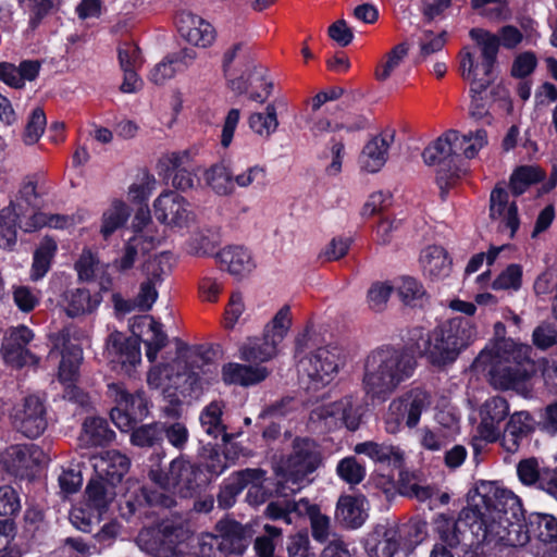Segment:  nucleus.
Wrapping results in <instances>:
<instances>
[{
  "label": "nucleus",
  "mask_w": 557,
  "mask_h": 557,
  "mask_svg": "<svg viewBox=\"0 0 557 557\" xmlns=\"http://www.w3.org/2000/svg\"><path fill=\"white\" fill-rule=\"evenodd\" d=\"M487 144L488 135L484 128L466 134L450 129L429 145L422 157L425 164L437 168L436 180L443 188L459 178L463 158H475Z\"/></svg>",
  "instance_id": "nucleus-1"
},
{
  "label": "nucleus",
  "mask_w": 557,
  "mask_h": 557,
  "mask_svg": "<svg viewBox=\"0 0 557 557\" xmlns=\"http://www.w3.org/2000/svg\"><path fill=\"white\" fill-rule=\"evenodd\" d=\"M416 367V358L404 348L374 349L363 362L362 388L370 398L385 400L412 376Z\"/></svg>",
  "instance_id": "nucleus-2"
},
{
  "label": "nucleus",
  "mask_w": 557,
  "mask_h": 557,
  "mask_svg": "<svg viewBox=\"0 0 557 557\" xmlns=\"http://www.w3.org/2000/svg\"><path fill=\"white\" fill-rule=\"evenodd\" d=\"M475 335V329L469 319L456 317L421 336L417 342V349L433 366L445 367L457 359Z\"/></svg>",
  "instance_id": "nucleus-3"
},
{
  "label": "nucleus",
  "mask_w": 557,
  "mask_h": 557,
  "mask_svg": "<svg viewBox=\"0 0 557 557\" xmlns=\"http://www.w3.org/2000/svg\"><path fill=\"white\" fill-rule=\"evenodd\" d=\"M470 37L476 42L479 54L469 47L463 48L459 53V72L470 83V92L482 94L495 78L499 39L482 28H472Z\"/></svg>",
  "instance_id": "nucleus-4"
},
{
  "label": "nucleus",
  "mask_w": 557,
  "mask_h": 557,
  "mask_svg": "<svg viewBox=\"0 0 557 557\" xmlns=\"http://www.w3.org/2000/svg\"><path fill=\"white\" fill-rule=\"evenodd\" d=\"M322 456L319 445L310 438H296L293 443V451L287 458L283 480L280 482V491L296 493L311 483L309 478L321 465Z\"/></svg>",
  "instance_id": "nucleus-5"
},
{
  "label": "nucleus",
  "mask_w": 557,
  "mask_h": 557,
  "mask_svg": "<svg viewBox=\"0 0 557 557\" xmlns=\"http://www.w3.org/2000/svg\"><path fill=\"white\" fill-rule=\"evenodd\" d=\"M45 194V178L41 174L26 176L15 201L3 210V216L10 219L11 214L14 215L18 220V227L24 232H34L45 226L46 214L40 212Z\"/></svg>",
  "instance_id": "nucleus-6"
},
{
  "label": "nucleus",
  "mask_w": 557,
  "mask_h": 557,
  "mask_svg": "<svg viewBox=\"0 0 557 557\" xmlns=\"http://www.w3.org/2000/svg\"><path fill=\"white\" fill-rule=\"evenodd\" d=\"M529 347L503 342L490 370L491 383L500 389L516 388L528 377Z\"/></svg>",
  "instance_id": "nucleus-7"
},
{
  "label": "nucleus",
  "mask_w": 557,
  "mask_h": 557,
  "mask_svg": "<svg viewBox=\"0 0 557 557\" xmlns=\"http://www.w3.org/2000/svg\"><path fill=\"white\" fill-rule=\"evenodd\" d=\"M431 405V394L419 387L412 388L393 399L384 417L386 432L396 434L400 431L404 423L409 429L416 428L420 422L421 414Z\"/></svg>",
  "instance_id": "nucleus-8"
},
{
  "label": "nucleus",
  "mask_w": 557,
  "mask_h": 557,
  "mask_svg": "<svg viewBox=\"0 0 557 557\" xmlns=\"http://www.w3.org/2000/svg\"><path fill=\"white\" fill-rule=\"evenodd\" d=\"M338 371L335 349L320 347L298 362L300 383L307 391H319L333 381Z\"/></svg>",
  "instance_id": "nucleus-9"
},
{
  "label": "nucleus",
  "mask_w": 557,
  "mask_h": 557,
  "mask_svg": "<svg viewBox=\"0 0 557 557\" xmlns=\"http://www.w3.org/2000/svg\"><path fill=\"white\" fill-rule=\"evenodd\" d=\"M362 408L354 395H346L338 400L321 405L310 413L312 422L320 423L329 431L346 428L356 431L361 423Z\"/></svg>",
  "instance_id": "nucleus-10"
},
{
  "label": "nucleus",
  "mask_w": 557,
  "mask_h": 557,
  "mask_svg": "<svg viewBox=\"0 0 557 557\" xmlns=\"http://www.w3.org/2000/svg\"><path fill=\"white\" fill-rule=\"evenodd\" d=\"M201 469L182 458L174 459L170 463L168 472L160 469H151L149 478L160 488L170 493H177L182 497L191 496L200 487Z\"/></svg>",
  "instance_id": "nucleus-11"
},
{
  "label": "nucleus",
  "mask_w": 557,
  "mask_h": 557,
  "mask_svg": "<svg viewBox=\"0 0 557 557\" xmlns=\"http://www.w3.org/2000/svg\"><path fill=\"white\" fill-rule=\"evenodd\" d=\"M108 394L114 400L111 420L122 432H128L148 416V401L143 392L129 394L120 383L108 385Z\"/></svg>",
  "instance_id": "nucleus-12"
},
{
  "label": "nucleus",
  "mask_w": 557,
  "mask_h": 557,
  "mask_svg": "<svg viewBox=\"0 0 557 557\" xmlns=\"http://www.w3.org/2000/svg\"><path fill=\"white\" fill-rule=\"evenodd\" d=\"M465 509H479L486 516H506L517 518L522 516L520 498L511 491L497 486L494 483H483L476 488L472 504Z\"/></svg>",
  "instance_id": "nucleus-13"
},
{
  "label": "nucleus",
  "mask_w": 557,
  "mask_h": 557,
  "mask_svg": "<svg viewBox=\"0 0 557 557\" xmlns=\"http://www.w3.org/2000/svg\"><path fill=\"white\" fill-rule=\"evenodd\" d=\"M156 219L171 230H184L196 222V213L180 194L168 190L161 193L153 201Z\"/></svg>",
  "instance_id": "nucleus-14"
},
{
  "label": "nucleus",
  "mask_w": 557,
  "mask_h": 557,
  "mask_svg": "<svg viewBox=\"0 0 557 557\" xmlns=\"http://www.w3.org/2000/svg\"><path fill=\"white\" fill-rule=\"evenodd\" d=\"M510 520L511 517L503 515L486 516L479 509H462L460 512V521L468 525L476 544L503 545Z\"/></svg>",
  "instance_id": "nucleus-15"
},
{
  "label": "nucleus",
  "mask_w": 557,
  "mask_h": 557,
  "mask_svg": "<svg viewBox=\"0 0 557 557\" xmlns=\"http://www.w3.org/2000/svg\"><path fill=\"white\" fill-rule=\"evenodd\" d=\"M14 428L29 438L38 437L46 430V408L41 399L30 395L14 406L11 413Z\"/></svg>",
  "instance_id": "nucleus-16"
},
{
  "label": "nucleus",
  "mask_w": 557,
  "mask_h": 557,
  "mask_svg": "<svg viewBox=\"0 0 557 557\" xmlns=\"http://www.w3.org/2000/svg\"><path fill=\"white\" fill-rule=\"evenodd\" d=\"M33 339L34 333L29 327L25 325L10 327L1 344L4 361L15 368L37 364L39 359L27 348Z\"/></svg>",
  "instance_id": "nucleus-17"
},
{
  "label": "nucleus",
  "mask_w": 557,
  "mask_h": 557,
  "mask_svg": "<svg viewBox=\"0 0 557 557\" xmlns=\"http://www.w3.org/2000/svg\"><path fill=\"white\" fill-rule=\"evenodd\" d=\"M265 479V471L262 469H245L236 472L228 482L221 488L218 495L219 506L230 508L235 504L236 497L244 488L250 485L247 497L250 498L253 492H258Z\"/></svg>",
  "instance_id": "nucleus-18"
},
{
  "label": "nucleus",
  "mask_w": 557,
  "mask_h": 557,
  "mask_svg": "<svg viewBox=\"0 0 557 557\" xmlns=\"http://www.w3.org/2000/svg\"><path fill=\"white\" fill-rule=\"evenodd\" d=\"M508 193L503 188H494L490 199V216L497 223L500 233L513 238L519 228L520 221L516 202L509 201Z\"/></svg>",
  "instance_id": "nucleus-19"
},
{
  "label": "nucleus",
  "mask_w": 557,
  "mask_h": 557,
  "mask_svg": "<svg viewBox=\"0 0 557 557\" xmlns=\"http://www.w3.org/2000/svg\"><path fill=\"white\" fill-rule=\"evenodd\" d=\"M508 414L509 404L505 398L495 396L486 399L480 409V436L490 443L497 441L500 437L499 424Z\"/></svg>",
  "instance_id": "nucleus-20"
},
{
  "label": "nucleus",
  "mask_w": 557,
  "mask_h": 557,
  "mask_svg": "<svg viewBox=\"0 0 557 557\" xmlns=\"http://www.w3.org/2000/svg\"><path fill=\"white\" fill-rule=\"evenodd\" d=\"M107 351L110 361L120 364L125 373H129L141 360L138 341L128 338L120 332H113L109 335Z\"/></svg>",
  "instance_id": "nucleus-21"
},
{
  "label": "nucleus",
  "mask_w": 557,
  "mask_h": 557,
  "mask_svg": "<svg viewBox=\"0 0 557 557\" xmlns=\"http://www.w3.org/2000/svg\"><path fill=\"white\" fill-rule=\"evenodd\" d=\"M53 347L50 355L54 350L61 351V362L59 366V379L62 383H72L78 371L79 363L83 359L82 349L70 342L69 334L60 332L52 337Z\"/></svg>",
  "instance_id": "nucleus-22"
},
{
  "label": "nucleus",
  "mask_w": 557,
  "mask_h": 557,
  "mask_svg": "<svg viewBox=\"0 0 557 557\" xmlns=\"http://www.w3.org/2000/svg\"><path fill=\"white\" fill-rule=\"evenodd\" d=\"M177 27L182 37L194 46L207 48L215 40V29L213 26L193 13L180 14Z\"/></svg>",
  "instance_id": "nucleus-23"
},
{
  "label": "nucleus",
  "mask_w": 557,
  "mask_h": 557,
  "mask_svg": "<svg viewBox=\"0 0 557 557\" xmlns=\"http://www.w3.org/2000/svg\"><path fill=\"white\" fill-rule=\"evenodd\" d=\"M98 479L115 485L129 469V459L117 450H107L92 458Z\"/></svg>",
  "instance_id": "nucleus-24"
},
{
  "label": "nucleus",
  "mask_w": 557,
  "mask_h": 557,
  "mask_svg": "<svg viewBox=\"0 0 557 557\" xmlns=\"http://www.w3.org/2000/svg\"><path fill=\"white\" fill-rule=\"evenodd\" d=\"M394 139L395 131L385 129L367 143L361 153L362 169L369 173L380 171L387 161L388 149Z\"/></svg>",
  "instance_id": "nucleus-25"
},
{
  "label": "nucleus",
  "mask_w": 557,
  "mask_h": 557,
  "mask_svg": "<svg viewBox=\"0 0 557 557\" xmlns=\"http://www.w3.org/2000/svg\"><path fill=\"white\" fill-rule=\"evenodd\" d=\"M438 422L445 426L432 430L430 428H422L419 430L420 445L430 451H438L448 443L451 442L454 436L459 432L458 419L454 414L447 417L442 413L437 417Z\"/></svg>",
  "instance_id": "nucleus-26"
},
{
  "label": "nucleus",
  "mask_w": 557,
  "mask_h": 557,
  "mask_svg": "<svg viewBox=\"0 0 557 557\" xmlns=\"http://www.w3.org/2000/svg\"><path fill=\"white\" fill-rule=\"evenodd\" d=\"M218 260L223 270L237 280L253 272L256 262L250 251L242 246H227L218 253Z\"/></svg>",
  "instance_id": "nucleus-27"
},
{
  "label": "nucleus",
  "mask_w": 557,
  "mask_h": 557,
  "mask_svg": "<svg viewBox=\"0 0 557 557\" xmlns=\"http://www.w3.org/2000/svg\"><path fill=\"white\" fill-rule=\"evenodd\" d=\"M101 300L99 293L91 294L86 288H73L61 295L60 305L69 317L75 318L94 312Z\"/></svg>",
  "instance_id": "nucleus-28"
},
{
  "label": "nucleus",
  "mask_w": 557,
  "mask_h": 557,
  "mask_svg": "<svg viewBox=\"0 0 557 557\" xmlns=\"http://www.w3.org/2000/svg\"><path fill=\"white\" fill-rule=\"evenodd\" d=\"M268 369L261 366L228 362L225 363L221 369L222 381L226 385H256L264 381L268 377Z\"/></svg>",
  "instance_id": "nucleus-29"
},
{
  "label": "nucleus",
  "mask_w": 557,
  "mask_h": 557,
  "mask_svg": "<svg viewBox=\"0 0 557 557\" xmlns=\"http://www.w3.org/2000/svg\"><path fill=\"white\" fill-rule=\"evenodd\" d=\"M531 422L532 417L527 411L512 413L500 437L502 447L510 454L517 453L521 446L522 440L533 430Z\"/></svg>",
  "instance_id": "nucleus-30"
},
{
  "label": "nucleus",
  "mask_w": 557,
  "mask_h": 557,
  "mask_svg": "<svg viewBox=\"0 0 557 557\" xmlns=\"http://www.w3.org/2000/svg\"><path fill=\"white\" fill-rule=\"evenodd\" d=\"M36 453L33 445H14L1 454L0 463L11 474L23 478L37 463Z\"/></svg>",
  "instance_id": "nucleus-31"
},
{
  "label": "nucleus",
  "mask_w": 557,
  "mask_h": 557,
  "mask_svg": "<svg viewBox=\"0 0 557 557\" xmlns=\"http://www.w3.org/2000/svg\"><path fill=\"white\" fill-rule=\"evenodd\" d=\"M364 504L366 500L363 497L351 495L341 496L336 504V521L346 529L360 528L368 517Z\"/></svg>",
  "instance_id": "nucleus-32"
},
{
  "label": "nucleus",
  "mask_w": 557,
  "mask_h": 557,
  "mask_svg": "<svg viewBox=\"0 0 557 557\" xmlns=\"http://www.w3.org/2000/svg\"><path fill=\"white\" fill-rule=\"evenodd\" d=\"M38 61H23L18 66L0 63V81L13 88H23L26 81H34L39 73Z\"/></svg>",
  "instance_id": "nucleus-33"
},
{
  "label": "nucleus",
  "mask_w": 557,
  "mask_h": 557,
  "mask_svg": "<svg viewBox=\"0 0 557 557\" xmlns=\"http://www.w3.org/2000/svg\"><path fill=\"white\" fill-rule=\"evenodd\" d=\"M151 243V238L146 240L139 236H132L124 245L121 255L112 261V268L120 273L127 272L140 255L144 256L154 249Z\"/></svg>",
  "instance_id": "nucleus-34"
},
{
  "label": "nucleus",
  "mask_w": 557,
  "mask_h": 557,
  "mask_svg": "<svg viewBox=\"0 0 557 557\" xmlns=\"http://www.w3.org/2000/svg\"><path fill=\"white\" fill-rule=\"evenodd\" d=\"M420 261L424 273L430 277L443 278L450 272L451 261L441 246L426 247L421 253Z\"/></svg>",
  "instance_id": "nucleus-35"
},
{
  "label": "nucleus",
  "mask_w": 557,
  "mask_h": 557,
  "mask_svg": "<svg viewBox=\"0 0 557 557\" xmlns=\"http://www.w3.org/2000/svg\"><path fill=\"white\" fill-rule=\"evenodd\" d=\"M354 451L366 455L375 462H389L394 466H400L404 460V453L398 447L373 441L357 444Z\"/></svg>",
  "instance_id": "nucleus-36"
},
{
  "label": "nucleus",
  "mask_w": 557,
  "mask_h": 557,
  "mask_svg": "<svg viewBox=\"0 0 557 557\" xmlns=\"http://www.w3.org/2000/svg\"><path fill=\"white\" fill-rule=\"evenodd\" d=\"M400 545V535L395 527L377 529L369 545L370 557H393Z\"/></svg>",
  "instance_id": "nucleus-37"
},
{
  "label": "nucleus",
  "mask_w": 557,
  "mask_h": 557,
  "mask_svg": "<svg viewBox=\"0 0 557 557\" xmlns=\"http://www.w3.org/2000/svg\"><path fill=\"white\" fill-rule=\"evenodd\" d=\"M114 432L109 429L107 420L98 417L87 418L78 437L81 445L101 446L112 441Z\"/></svg>",
  "instance_id": "nucleus-38"
},
{
  "label": "nucleus",
  "mask_w": 557,
  "mask_h": 557,
  "mask_svg": "<svg viewBox=\"0 0 557 557\" xmlns=\"http://www.w3.org/2000/svg\"><path fill=\"white\" fill-rule=\"evenodd\" d=\"M277 352V346L265 334L248 338L239 348V358L247 362H265Z\"/></svg>",
  "instance_id": "nucleus-39"
},
{
  "label": "nucleus",
  "mask_w": 557,
  "mask_h": 557,
  "mask_svg": "<svg viewBox=\"0 0 557 557\" xmlns=\"http://www.w3.org/2000/svg\"><path fill=\"white\" fill-rule=\"evenodd\" d=\"M206 185L216 195L227 196L235 191L234 171L224 163H216L203 172Z\"/></svg>",
  "instance_id": "nucleus-40"
},
{
  "label": "nucleus",
  "mask_w": 557,
  "mask_h": 557,
  "mask_svg": "<svg viewBox=\"0 0 557 557\" xmlns=\"http://www.w3.org/2000/svg\"><path fill=\"white\" fill-rule=\"evenodd\" d=\"M223 404L221 401H212L203 408L200 413V424L202 430L212 438L222 437L224 443L230 441L226 433V426L222 421Z\"/></svg>",
  "instance_id": "nucleus-41"
},
{
  "label": "nucleus",
  "mask_w": 557,
  "mask_h": 557,
  "mask_svg": "<svg viewBox=\"0 0 557 557\" xmlns=\"http://www.w3.org/2000/svg\"><path fill=\"white\" fill-rule=\"evenodd\" d=\"M305 503L306 498H300L299 500H273L267 505L264 515L271 520H281L289 525L296 522V519L301 518Z\"/></svg>",
  "instance_id": "nucleus-42"
},
{
  "label": "nucleus",
  "mask_w": 557,
  "mask_h": 557,
  "mask_svg": "<svg viewBox=\"0 0 557 557\" xmlns=\"http://www.w3.org/2000/svg\"><path fill=\"white\" fill-rule=\"evenodd\" d=\"M184 375H186V382H189L193 388H202L205 384H209L215 379L218 366L209 362L202 356L196 355Z\"/></svg>",
  "instance_id": "nucleus-43"
},
{
  "label": "nucleus",
  "mask_w": 557,
  "mask_h": 557,
  "mask_svg": "<svg viewBox=\"0 0 557 557\" xmlns=\"http://www.w3.org/2000/svg\"><path fill=\"white\" fill-rule=\"evenodd\" d=\"M129 214L131 210L125 202L121 200L112 201L102 214L100 226L102 237L108 239L115 231L121 228L128 220Z\"/></svg>",
  "instance_id": "nucleus-44"
},
{
  "label": "nucleus",
  "mask_w": 557,
  "mask_h": 557,
  "mask_svg": "<svg viewBox=\"0 0 557 557\" xmlns=\"http://www.w3.org/2000/svg\"><path fill=\"white\" fill-rule=\"evenodd\" d=\"M137 544L152 557H173L174 547L172 543L164 540V535L154 530H143L137 536Z\"/></svg>",
  "instance_id": "nucleus-45"
},
{
  "label": "nucleus",
  "mask_w": 557,
  "mask_h": 557,
  "mask_svg": "<svg viewBox=\"0 0 557 557\" xmlns=\"http://www.w3.org/2000/svg\"><path fill=\"white\" fill-rule=\"evenodd\" d=\"M148 277L140 284L136 296V305L141 311L152 308L158 298L157 284L162 281V274L158 271L157 264H148Z\"/></svg>",
  "instance_id": "nucleus-46"
},
{
  "label": "nucleus",
  "mask_w": 557,
  "mask_h": 557,
  "mask_svg": "<svg viewBox=\"0 0 557 557\" xmlns=\"http://www.w3.org/2000/svg\"><path fill=\"white\" fill-rule=\"evenodd\" d=\"M305 516L309 518L312 537L319 543L326 542L331 534V518L322 513L319 506L311 504L308 499L301 511V517Z\"/></svg>",
  "instance_id": "nucleus-47"
},
{
  "label": "nucleus",
  "mask_w": 557,
  "mask_h": 557,
  "mask_svg": "<svg viewBox=\"0 0 557 557\" xmlns=\"http://www.w3.org/2000/svg\"><path fill=\"white\" fill-rule=\"evenodd\" d=\"M215 530L218 537L227 546L230 554L242 552L245 529L240 523L228 519L220 520L215 525Z\"/></svg>",
  "instance_id": "nucleus-48"
},
{
  "label": "nucleus",
  "mask_w": 557,
  "mask_h": 557,
  "mask_svg": "<svg viewBox=\"0 0 557 557\" xmlns=\"http://www.w3.org/2000/svg\"><path fill=\"white\" fill-rule=\"evenodd\" d=\"M409 52V45L400 42L394 46L382 59L375 70V78L380 82L387 81L401 65Z\"/></svg>",
  "instance_id": "nucleus-49"
},
{
  "label": "nucleus",
  "mask_w": 557,
  "mask_h": 557,
  "mask_svg": "<svg viewBox=\"0 0 557 557\" xmlns=\"http://www.w3.org/2000/svg\"><path fill=\"white\" fill-rule=\"evenodd\" d=\"M531 535L543 543L557 542V519L550 515L532 513L529 517Z\"/></svg>",
  "instance_id": "nucleus-50"
},
{
  "label": "nucleus",
  "mask_w": 557,
  "mask_h": 557,
  "mask_svg": "<svg viewBox=\"0 0 557 557\" xmlns=\"http://www.w3.org/2000/svg\"><path fill=\"white\" fill-rule=\"evenodd\" d=\"M86 494L90 506L98 510H104L116 495L114 485L100 479L90 480Z\"/></svg>",
  "instance_id": "nucleus-51"
},
{
  "label": "nucleus",
  "mask_w": 557,
  "mask_h": 557,
  "mask_svg": "<svg viewBox=\"0 0 557 557\" xmlns=\"http://www.w3.org/2000/svg\"><path fill=\"white\" fill-rule=\"evenodd\" d=\"M57 250V244L45 238L34 253L30 278L38 281L42 278L50 269L51 259Z\"/></svg>",
  "instance_id": "nucleus-52"
},
{
  "label": "nucleus",
  "mask_w": 557,
  "mask_h": 557,
  "mask_svg": "<svg viewBox=\"0 0 557 557\" xmlns=\"http://www.w3.org/2000/svg\"><path fill=\"white\" fill-rule=\"evenodd\" d=\"M133 236H139L141 237V239L146 240L151 238V245L154 248H157V246L160 245L163 238L162 234L158 231V227L152 222L148 209H139L136 212L133 222Z\"/></svg>",
  "instance_id": "nucleus-53"
},
{
  "label": "nucleus",
  "mask_w": 557,
  "mask_h": 557,
  "mask_svg": "<svg viewBox=\"0 0 557 557\" xmlns=\"http://www.w3.org/2000/svg\"><path fill=\"white\" fill-rule=\"evenodd\" d=\"M292 325L290 309L288 306L282 307L265 325L264 334L276 346L283 342Z\"/></svg>",
  "instance_id": "nucleus-54"
},
{
  "label": "nucleus",
  "mask_w": 557,
  "mask_h": 557,
  "mask_svg": "<svg viewBox=\"0 0 557 557\" xmlns=\"http://www.w3.org/2000/svg\"><path fill=\"white\" fill-rule=\"evenodd\" d=\"M250 128L259 136L269 138L278 126L276 108L270 103L265 108V113H252L249 116Z\"/></svg>",
  "instance_id": "nucleus-55"
},
{
  "label": "nucleus",
  "mask_w": 557,
  "mask_h": 557,
  "mask_svg": "<svg viewBox=\"0 0 557 557\" xmlns=\"http://www.w3.org/2000/svg\"><path fill=\"white\" fill-rule=\"evenodd\" d=\"M150 336L144 341L146 345V357L150 362H154L158 354L168 345V335L162 330V324L152 317H146Z\"/></svg>",
  "instance_id": "nucleus-56"
},
{
  "label": "nucleus",
  "mask_w": 557,
  "mask_h": 557,
  "mask_svg": "<svg viewBox=\"0 0 557 557\" xmlns=\"http://www.w3.org/2000/svg\"><path fill=\"white\" fill-rule=\"evenodd\" d=\"M544 173L536 166H520L510 177V189L513 195L519 196L523 194L530 185L542 181Z\"/></svg>",
  "instance_id": "nucleus-57"
},
{
  "label": "nucleus",
  "mask_w": 557,
  "mask_h": 557,
  "mask_svg": "<svg viewBox=\"0 0 557 557\" xmlns=\"http://www.w3.org/2000/svg\"><path fill=\"white\" fill-rule=\"evenodd\" d=\"M336 472L343 481L350 485L359 484L366 476V468L355 457L342 459L336 467Z\"/></svg>",
  "instance_id": "nucleus-58"
},
{
  "label": "nucleus",
  "mask_w": 557,
  "mask_h": 557,
  "mask_svg": "<svg viewBox=\"0 0 557 557\" xmlns=\"http://www.w3.org/2000/svg\"><path fill=\"white\" fill-rule=\"evenodd\" d=\"M542 471L543 468L535 457L522 459L517 465V475L524 486L535 487L542 475Z\"/></svg>",
  "instance_id": "nucleus-59"
},
{
  "label": "nucleus",
  "mask_w": 557,
  "mask_h": 557,
  "mask_svg": "<svg viewBox=\"0 0 557 557\" xmlns=\"http://www.w3.org/2000/svg\"><path fill=\"white\" fill-rule=\"evenodd\" d=\"M397 294L404 304L416 306L424 297L425 290L417 280L401 277L397 285Z\"/></svg>",
  "instance_id": "nucleus-60"
},
{
  "label": "nucleus",
  "mask_w": 557,
  "mask_h": 557,
  "mask_svg": "<svg viewBox=\"0 0 557 557\" xmlns=\"http://www.w3.org/2000/svg\"><path fill=\"white\" fill-rule=\"evenodd\" d=\"M13 301L23 312H30L40 300V292L24 285L13 286Z\"/></svg>",
  "instance_id": "nucleus-61"
},
{
  "label": "nucleus",
  "mask_w": 557,
  "mask_h": 557,
  "mask_svg": "<svg viewBox=\"0 0 557 557\" xmlns=\"http://www.w3.org/2000/svg\"><path fill=\"white\" fill-rule=\"evenodd\" d=\"M393 287L387 283L375 282L367 294V302L372 311L381 312L386 308Z\"/></svg>",
  "instance_id": "nucleus-62"
},
{
  "label": "nucleus",
  "mask_w": 557,
  "mask_h": 557,
  "mask_svg": "<svg viewBox=\"0 0 557 557\" xmlns=\"http://www.w3.org/2000/svg\"><path fill=\"white\" fill-rule=\"evenodd\" d=\"M199 554L201 557H226L227 546L216 534L203 533L199 537Z\"/></svg>",
  "instance_id": "nucleus-63"
},
{
  "label": "nucleus",
  "mask_w": 557,
  "mask_h": 557,
  "mask_svg": "<svg viewBox=\"0 0 557 557\" xmlns=\"http://www.w3.org/2000/svg\"><path fill=\"white\" fill-rule=\"evenodd\" d=\"M286 549L288 557H315L307 532L289 536Z\"/></svg>",
  "instance_id": "nucleus-64"
}]
</instances>
